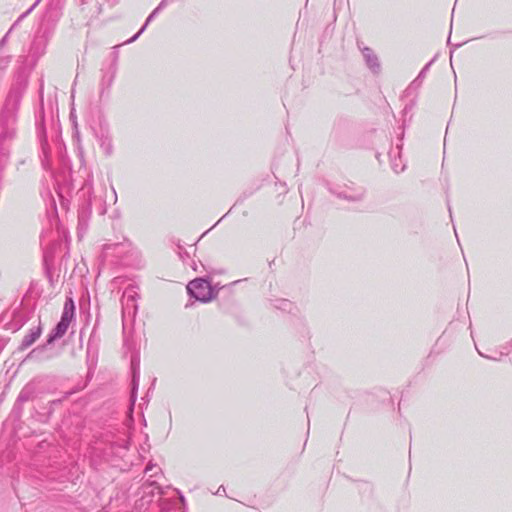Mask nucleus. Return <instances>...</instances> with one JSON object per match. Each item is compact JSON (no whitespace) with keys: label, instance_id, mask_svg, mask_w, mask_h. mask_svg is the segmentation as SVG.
<instances>
[{"label":"nucleus","instance_id":"nucleus-5","mask_svg":"<svg viewBox=\"0 0 512 512\" xmlns=\"http://www.w3.org/2000/svg\"><path fill=\"white\" fill-rule=\"evenodd\" d=\"M330 192L335 194L339 198H342V199H345L348 201H352V202L360 201L363 197L362 191H355V192H350L347 190L339 191L337 189L330 188Z\"/></svg>","mask_w":512,"mask_h":512},{"label":"nucleus","instance_id":"nucleus-2","mask_svg":"<svg viewBox=\"0 0 512 512\" xmlns=\"http://www.w3.org/2000/svg\"><path fill=\"white\" fill-rule=\"evenodd\" d=\"M189 295L201 302H209L216 293L212 289L210 283L204 278H196L187 285Z\"/></svg>","mask_w":512,"mask_h":512},{"label":"nucleus","instance_id":"nucleus-19","mask_svg":"<svg viewBox=\"0 0 512 512\" xmlns=\"http://www.w3.org/2000/svg\"><path fill=\"white\" fill-rule=\"evenodd\" d=\"M31 10H32V8H30L26 13L22 14L20 16V19L24 18Z\"/></svg>","mask_w":512,"mask_h":512},{"label":"nucleus","instance_id":"nucleus-6","mask_svg":"<svg viewBox=\"0 0 512 512\" xmlns=\"http://www.w3.org/2000/svg\"><path fill=\"white\" fill-rule=\"evenodd\" d=\"M41 335V327H35L30 330V332L23 338L22 343L20 345L21 350H25L30 347Z\"/></svg>","mask_w":512,"mask_h":512},{"label":"nucleus","instance_id":"nucleus-11","mask_svg":"<svg viewBox=\"0 0 512 512\" xmlns=\"http://www.w3.org/2000/svg\"><path fill=\"white\" fill-rule=\"evenodd\" d=\"M33 394V388L29 385L25 386L18 396L19 402L29 401Z\"/></svg>","mask_w":512,"mask_h":512},{"label":"nucleus","instance_id":"nucleus-4","mask_svg":"<svg viewBox=\"0 0 512 512\" xmlns=\"http://www.w3.org/2000/svg\"><path fill=\"white\" fill-rule=\"evenodd\" d=\"M136 298L137 293L134 290L133 287H128L125 289L123 296H122V306L125 310H131L133 309L136 311L137 305H136Z\"/></svg>","mask_w":512,"mask_h":512},{"label":"nucleus","instance_id":"nucleus-8","mask_svg":"<svg viewBox=\"0 0 512 512\" xmlns=\"http://www.w3.org/2000/svg\"><path fill=\"white\" fill-rule=\"evenodd\" d=\"M165 4H166V0H162L161 3L159 4V6L156 9H154L153 12L148 16L145 24L142 26V28L139 30V32L137 34H135L132 38H130L128 41H126V43L134 42L140 36V34H142L144 32V30L146 29L149 22L153 18H155L156 14L165 6Z\"/></svg>","mask_w":512,"mask_h":512},{"label":"nucleus","instance_id":"nucleus-7","mask_svg":"<svg viewBox=\"0 0 512 512\" xmlns=\"http://www.w3.org/2000/svg\"><path fill=\"white\" fill-rule=\"evenodd\" d=\"M69 324L65 321H59L56 327L52 330L50 335L48 336L47 343L51 344L56 339L61 338L67 331Z\"/></svg>","mask_w":512,"mask_h":512},{"label":"nucleus","instance_id":"nucleus-15","mask_svg":"<svg viewBox=\"0 0 512 512\" xmlns=\"http://www.w3.org/2000/svg\"><path fill=\"white\" fill-rule=\"evenodd\" d=\"M152 501L151 497H142L139 504H136V508H142Z\"/></svg>","mask_w":512,"mask_h":512},{"label":"nucleus","instance_id":"nucleus-10","mask_svg":"<svg viewBox=\"0 0 512 512\" xmlns=\"http://www.w3.org/2000/svg\"><path fill=\"white\" fill-rule=\"evenodd\" d=\"M69 303L71 305V312H69V310H68V302H66L65 308H64V312H63V314L61 316V319H60V321H65L67 324H70L71 318L73 316V311H74V305H73V302H72L71 299L69 300Z\"/></svg>","mask_w":512,"mask_h":512},{"label":"nucleus","instance_id":"nucleus-3","mask_svg":"<svg viewBox=\"0 0 512 512\" xmlns=\"http://www.w3.org/2000/svg\"><path fill=\"white\" fill-rule=\"evenodd\" d=\"M361 51L367 67L374 74H378L381 70V64L376 53L369 47H363Z\"/></svg>","mask_w":512,"mask_h":512},{"label":"nucleus","instance_id":"nucleus-16","mask_svg":"<svg viewBox=\"0 0 512 512\" xmlns=\"http://www.w3.org/2000/svg\"><path fill=\"white\" fill-rule=\"evenodd\" d=\"M222 493H225V488L224 486H220L216 492V494L218 495H221Z\"/></svg>","mask_w":512,"mask_h":512},{"label":"nucleus","instance_id":"nucleus-14","mask_svg":"<svg viewBox=\"0 0 512 512\" xmlns=\"http://www.w3.org/2000/svg\"><path fill=\"white\" fill-rule=\"evenodd\" d=\"M158 470L159 468L155 465H148L145 469V473L149 474L150 477H154L156 476Z\"/></svg>","mask_w":512,"mask_h":512},{"label":"nucleus","instance_id":"nucleus-13","mask_svg":"<svg viewBox=\"0 0 512 512\" xmlns=\"http://www.w3.org/2000/svg\"><path fill=\"white\" fill-rule=\"evenodd\" d=\"M138 387V379H137V373L135 368L133 369V379H132V398H135L136 395V389Z\"/></svg>","mask_w":512,"mask_h":512},{"label":"nucleus","instance_id":"nucleus-9","mask_svg":"<svg viewBox=\"0 0 512 512\" xmlns=\"http://www.w3.org/2000/svg\"><path fill=\"white\" fill-rule=\"evenodd\" d=\"M100 147L105 155L110 156L113 153V141L112 137L109 134H101L100 138Z\"/></svg>","mask_w":512,"mask_h":512},{"label":"nucleus","instance_id":"nucleus-17","mask_svg":"<svg viewBox=\"0 0 512 512\" xmlns=\"http://www.w3.org/2000/svg\"><path fill=\"white\" fill-rule=\"evenodd\" d=\"M428 66H429V64H427V65L425 66V68H424L423 70H421V72H420L419 76H425V71L427 70Z\"/></svg>","mask_w":512,"mask_h":512},{"label":"nucleus","instance_id":"nucleus-18","mask_svg":"<svg viewBox=\"0 0 512 512\" xmlns=\"http://www.w3.org/2000/svg\"><path fill=\"white\" fill-rule=\"evenodd\" d=\"M428 66H429V64H427V65L425 66V68H424L423 70H421V72H420L419 76H425V71L427 70Z\"/></svg>","mask_w":512,"mask_h":512},{"label":"nucleus","instance_id":"nucleus-12","mask_svg":"<svg viewBox=\"0 0 512 512\" xmlns=\"http://www.w3.org/2000/svg\"><path fill=\"white\" fill-rule=\"evenodd\" d=\"M392 169L396 172V173H400L402 171H404L405 169V165L401 163V161L399 160V162L394 159L392 160Z\"/></svg>","mask_w":512,"mask_h":512},{"label":"nucleus","instance_id":"nucleus-1","mask_svg":"<svg viewBox=\"0 0 512 512\" xmlns=\"http://www.w3.org/2000/svg\"><path fill=\"white\" fill-rule=\"evenodd\" d=\"M14 118L5 113L0 116V171L5 167L8 160V143L14 137Z\"/></svg>","mask_w":512,"mask_h":512}]
</instances>
